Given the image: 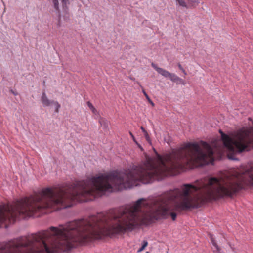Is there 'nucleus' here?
<instances>
[{"label":"nucleus","mask_w":253,"mask_h":253,"mask_svg":"<svg viewBox=\"0 0 253 253\" xmlns=\"http://www.w3.org/2000/svg\"><path fill=\"white\" fill-rule=\"evenodd\" d=\"M61 2L62 3L63 9L66 12L68 9V5L69 4V0H61Z\"/></svg>","instance_id":"nucleus-11"},{"label":"nucleus","mask_w":253,"mask_h":253,"mask_svg":"<svg viewBox=\"0 0 253 253\" xmlns=\"http://www.w3.org/2000/svg\"><path fill=\"white\" fill-rule=\"evenodd\" d=\"M141 129L142 130L144 134L147 132L143 126H141Z\"/></svg>","instance_id":"nucleus-18"},{"label":"nucleus","mask_w":253,"mask_h":253,"mask_svg":"<svg viewBox=\"0 0 253 253\" xmlns=\"http://www.w3.org/2000/svg\"><path fill=\"white\" fill-rule=\"evenodd\" d=\"M205 180L209 193L214 200L232 197L243 188L242 182L253 188V164L242 175L238 173H227L219 177H211Z\"/></svg>","instance_id":"nucleus-2"},{"label":"nucleus","mask_w":253,"mask_h":253,"mask_svg":"<svg viewBox=\"0 0 253 253\" xmlns=\"http://www.w3.org/2000/svg\"><path fill=\"white\" fill-rule=\"evenodd\" d=\"M143 94H144V95L145 96V97H146V98L148 99V100L149 101V102L153 105L154 106V103L152 101V100H151V99L149 98V96L148 95V94L146 93V92L144 90H143L142 91Z\"/></svg>","instance_id":"nucleus-15"},{"label":"nucleus","mask_w":253,"mask_h":253,"mask_svg":"<svg viewBox=\"0 0 253 253\" xmlns=\"http://www.w3.org/2000/svg\"><path fill=\"white\" fill-rule=\"evenodd\" d=\"M211 242L212 245L214 247V249H213L214 252H215V253H221L220 252L221 249L218 247L217 243L215 242L212 236H211Z\"/></svg>","instance_id":"nucleus-7"},{"label":"nucleus","mask_w":253,"mask_h":253,"mask_svg":"<svg viewBox=\"0 0 253 253\" xmlns=\"http://www.w3.org/2000/svg\"><path fill=\"white\" fill-rule=\"evenodd\" d=\"M154 151H155V153H157L156 151H155V149H154Z\"/></svg>","instance_id":"nucleus-25"},{"label":"nucleus","mask_w":253,"mask_h":253,"mask_svg":"<svg viewBox=\"0 0 253 253\" xmlns=\"http://www.w3.org/2000/svg\"><path fill=\"white\" fill-rule=\"evenodd\" d=\"M87 104L93 113H95V112L96 111V110L95 109V108L94 107V106L90 102L88 101L87 102Z\"/></svg>","instance_id":"nucleus-14"},{"label":"nucleus","mask_w":253,"mask_h":253,"mask_svg":"<svg viewBox=\"0 0 253 253\" xmlns=\"http://www.w3.org/2000/svg\"><path fill=\"white\" fill-rule=\"evenodd\" d=\"M130 134L131 135V137H132V136H133V135H132V134L131 133V132H130Z\"/></svg>","instance_id":"nucleus-23"},{"label":"nucleus","mask_w":253,"mask_h":253,"mask_svg":"<svg viewBox=\"0 0 253 253\" xmlns=\"http://www.w3.org/2000/svg\"><path fill=\"white\" fill-rule=\"evenodd\" d=\"M41 101L43 107H48L52 105L53 100H49L45 92H43L41 97Z\"/></svg>","instance_id":"nucleus-4"},{"label":"nucleus","mask_w":253,"mask_h":253,"mask_svg":"<svg viewBox=\"0 0 253 253\" xmlns=\"http://www.w3.org/2000/svg\"><path fill=\"white\" fill-rule=\"evenodd\" d=\"M151 66L157 71L159 74L166 78H169L171 81H172V78H173V76H174V74L171 73L162 68L158 67L155 64L153 63L151 64Z\"/></svg>","instance_id":"nucleus-3"},{"label":"nucleus","mask_w":253,"mask_h":253,"mask_svg":"<svg viewBox=\"0 0 253 253\" xmlns=\"http://www.w3.org/2000/svg\"><path fill=\"white\" fill-rule=\"evenodd\" d=\"M173 78H172V81L173 82H175L178 84H185V83L183 80L178 77L176 75L174 74V76H173Z\"/></svg>","instance_id":"nucleus-8"},{"label":"nucleus","mask_w":253,"mask_h":253,"mask_svg":"<svg viewBox=\"0 0 253 253\" xmlns=\"http://www.w3.org/2000/svg\"><path fill=\"white\" fill-rule=\"evenodd\" d=\"M196 183L184 184L180 189L168 192L153 201L144 202V199L140 198L132 206L75 220V247L103 236L131 231L145 220H157L170 215L174 221L177 214L171 212L170 203H174V210L180 212L200 208L205 199L214 200L209 193L205 179Z\"/></svg>","instance_id":"nucleus-1"},{"label":"nucleus","mask_w":253,"mask_h":253,"mask_svg":"<svg viewBox=\"0 0 253 253\" xmlns=\"http://www.w3.org/2000/svg\"><path fill=\"white\" fill-rule=\"evenodd\" d=\"M10 92L13 94H14L15 96H16L17 95V93L14 91L12 89H11L10 90Z\"/></svg>","instance_id":"nucleus-17"},{"label":"nucleus","mask_w":253,"mask_h":253,"mask_svg":"<svg viewBox=\"0 0 253 253\" xmlns=\"http://www.w3.org/2000/svg\"><path fill=\"white\" fill-rule=\"evenodd\" d=\"M139 147L140 148H141V149H142V148L141 147V146L139 145Z\"/></svg>","instance_id":"nucleus-24"},{"label":"nucleus","mask_w":253,"mask_h":253,"mask_svg":"<svg viewBox=\"0 0 253 253\" xmlns=\"http://www.w3.org/2000/svg\"><path fill=\"white\" fill-rule=\"evenodd\" d=\"M148 245V242L146 240H144L142 242V247L138 250V252L142 251L144 248Z\"/></svg>","instance_id":"nucleus-13"},{"label":"nucleus","mask_w":253,"mask_h":253,"mask_svg":"<svg viewBox=\"0 0 253 253\" xmlns=\"http://www.w3.org/2000/svg\"><path fill=\"white\" fill-rule=\"evenodd\" d=\"M132 138H133V139L134 140V141L136 142V141H135V140H134V136H132Z\"/></svg>","instance_id":"nucleus-22"},{"label":"nucleus","mask_w":253,"mask_h":253,"mask_svg":"<svg viewBox=\"0 0 253 253\" xmlns=\"http://www.w3.org/2000/svg\"><path fill=\"white\" fill-rule=\"evenodd\" d=\"M187 9L195 7L200 3L198 0H187Z\"/></svg>","instance_id":"nucleus-6"},{"label":"nucleus","mask_w":253,"mask_h":253,"mask_svg":"<svg viewBox=\"0 0 253 253\" xmlns=\"http://www.w3.org/2000/svg\"><path fill=\"white\" fill-rule=\"evenodd\" d=\"M181 71L185 75H187V73L184 69H183Z\"/></svg>","instance_id":"nucleus-20"},{"label":"nucleus","mask_w":253,"mask_h":253,"mask_svg":"<svg viewBox=\"0 0 253 253\" xmlns=\"http://www.w3.org/2000/svg\"><path fill=\"white\" fill-rule=\"evenodd\" d=\"M52 3L53 4L54 8L56 10V13L58 15V17L60 19L61 14H60V10L59 6V1L58 0H52Z\"/></svg>","instance_id":"nucleus-5"},{"label":"nucleus","mask_w":253,"mask_h":253,"mask_svg":"<svg viewBox=\"0 0 253 253\" xmlns=\"http://www.w3.org/2000/svg\"><path fill=\"white\" fill-rule=\"evenodd\" d=\"M144 136L145 137V138L146 139V140L150 144H151V139L148 135V133H147V132H145L144 133Z\"/></svg>","instance_id":"nucleus-16"},{"label":"nucleus","mask_w":253,"mask_h":253,"mask_svg":"<svg viewBox=\"0 0 253 253\" xmlns=\"http://www.w3.org/2000/svg\"><path fill=\"white\" fill-rule=\"evenodd\" d=\"M178 67L180 70H182L183 69L180 63L178 64Z\"/></svg>","instance_id":"nucleus-19"},{"label":"nucleus","mask_w":253,"mask_h":253,"mask_svg":"<svg viewBox=\"0 0 253 253\" xmlns=\"http://www.w3.org/2000/svg\"><path fill=\"white\" fill-rule=\"evenodd\" d=\"M99 123L101 126L103 127V129H107L108 127V122L104 119H101L99 120Z\"/></svg>","instance_id":"nucleus-10"},{"label":"nucleus","mask_w":253,"mask_h":253,"mask_svg":"<svg viewBox=\"0 0 253 253\" xmlns=\"http://www.w3.org/2000/svg\"><path fill=\"white\" fill-rule=\"evenodd\" d=\"M52 105H54L55 108V112L58 113L59 108H60L61 106L59 104V103L57 101H53L52 103Z\"/></svg>","instance_id":"nucleus-12"},{"label":"nucleus","mask_w":253,"mask_h":253,"mask_svg":"<svg viewBox=\"0 0 253 253\" xmlns=\"http://www.w3.org/2000/svg\"><path fill=\"white\" fill-rule=\"evenodd\" d=\"M181 71L185 75H187V73L184 69H183Z\"/></svg>","instance_id":"nucleus-21"},{"label":"nucleus","mask_w":253,"mask_h":253,"mask_svg":"<svg viewBox=\"0 0 253 253\" xmlns=\"http://www.w3.org/2000/svg\"><path fill=\"white\" fill-rule=\"evenodd\" d=\"M146 253H149V252H146Z\"/></svg>","instance_id":"nucleus-26"},{"label":"nucleus","mask_w":253,"mask_h":253,"mask_svg":"<svg viewBox=\"0 0 253 253\" xmlns=\"http://www.w3.org/2000/svg\"><path fill=\"white\" fill-rule=\"evenodd\" d=\"M176 4L187 9V0H176Z\"/></svg>","instance_id":"nucleus-9"}]
</instances>
